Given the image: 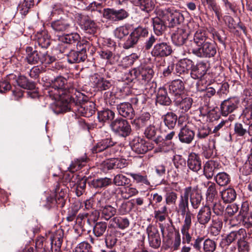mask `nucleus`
<instances>
[{
    "label": "nucleus",
    "instance_id": "1",
    "mask_svg": "<svg viewBox=\"0 0 252 252\" xmlns=\"http://www.w3.org/2000/svg\"><path fill=\"white\" fill-rule=\"evenodd\" d=\"M66 83L67 80L65 78L58 76L51 81L50 87L47 90L48 95L57 101L58 105H62L64 110L68 109L69 104L74 102L70 94L71 89L66 90Z\"/></svg>",
    "mask_w": 252,
    "mask_h": 252
},
{
    "label": "nucleus",
    "instance_id": "2",
    "mask_svg": "<svg viewBox=\"0 0 252 252\" xmlns=\"http://www.w3.org/2000/svg\"><path fill=\"white\" fill-rule=\"evenodd\" d=\"M178 212L182 216H185L183 224L181 228L183 243L189 244L192 237L189 230L192 224V219L194 218V215L189 210V200L184 191L179 198Z\"/></svg>",
    "mask_w": 252,
    "mask_h": 252
},
{
    "label": "nucleus",
    "instance_id": "3",
    "mask_svg": "<svg viewBox=\"0 0 252 252\" xmlns=\"http://www.w3.org/2000/svg\"><path fill=\"white\" fill-rule=\"evenodd\" d=\"M101 3L94 1L87 7V10L91 12H97L99 14H102L103 17L113 22L123 20L128 16V13L124 9L116 10L114 8L102 9Z\"/></svg>",
    "mask_w": 252,
    "mask_h": 252
},
{
    "label": "nucleus",
    "instance_id": "4",
    "mask_svg": "<svg viewBox=\"0 0 252 252\" xmlns=\"http://www.w3.org/2000/svg\"><path fill=\"white\" fill-rule=\"evenodd\" d=\"M92 44L85 40L77 43V51L71 50L67 54V61L70 63L84 62L87 58L86 52L91 48Z\"/></svg>",
    "mask_w": 252,
    "mask_h": 252
},
{
    "label": "nucleus",
    "instance_id": "5",
    "mask_svg": "<svg viewBox=\"0 0 252 252\" xmlns=\"http://www.w3.org/2000/svg\"><path fill=\"white\" fill-rule=\"evenodd\" d=\"M51 27L55 33L64 34L74 32L76 29L75 23L71 17L61 18L51 23Z\"/></svg>",
    "mask_w": 252,
    "mask_h": 252
},
{
    "label": "nucleus",
    "instance_id": "6",
    "mask_svg": "<svg viewBox=\"0 0 252 252\" xmlns=\"http://www.w3.org/2000/svg\"><path fill=\"white\" fill-rule=\"evenodd\" d=\"M157 15L168 21L169 27H174L182 23L184 20L183 15L178 11L168 8L157 10Z\"/></svg>",
    "mask_w": 252,
    "mask_h": 252
},
{
    "label": "nucleus",
    "instance_id": "7",
    "mask_svg": "<svg viewBox=\"0 0 252 252\" xmlns=\"http://www.w3.org/2000/svg\"><path fill=\"white\" fill-rule=\"evenodd\" d=\"M116 144L112 140L111 138H107L98 142L92 149L93 153H97L103 152V155L106 158L113 156L117 152L114 147Z\"/></svg>",
    "mask_w": 252,
    "mask_h": 252
},
{
    "label": "nucleus",
    "instance_id": "8",
    "mask_svg": "<svg viewBox=\"0 0 252 252\" xmlns=\"http://www.w3.org/2000/svg\"><path fill=\"white\" fill-rule=\"evenodd\" d=\"M110 126L115 133L123 137L128 136L131 132V126L128 122L122 118L117 119L113 121Z\"/></svg>",
    "mask_w": 252,
    "mask_h": 252
},
{
    "label": "nucleus",
    "instance_id": "9",
    "mask_svg": "<svg viewBox=\"0 0 252 252\" xmlns=\"http://www.w3.org/2000/svg\"><path fill=\"white\" fill-rule=\"evenodd\" d=\"M209 41L207 32L199 30L195 33L193 40L187 42V46L189 47V50L192 53L193 49H197Z\"/></svg>",
    "mask_w": 252,
    "mask_h": 252
},
{
    "label": "nucleus",
    "instance_id": "10",
    "mask_svg": "<svg viewBox=\"0 0 252 252\" xmlns=\"http://www.w3.org/2000/svg\"><path fill=\"white\" fill-rule=\"evenodd\" d=\"M216 45L209 41L197 49H193L192 53L201 58H211L216 55Z\"/></svg>",
    "mask_w": 252,
    "mask_h": 252
},
{
    "label": "nucleus",
    "instance_id": "11",
    "mask_svg": "<svg viewBox=\"0 0 252 252\" xmlns=\"http://www.w3.org/2000/svg\"><path fill=\"white\" fill-rule=\"evenodd\" d=\"M172 52V48L169 43L159 41L154 45L151 54L155 58H163L170 55Z\"/></svg>",
    "mask_w": 252,
    "mask_h": 252
},
{
    "label": "nucleus",
    "instance_id": "12",
    "mask_svg": "<svg viewBox=\"0 0 252 252\" xmlns=\"http://www.w3.org/2000/svg\"><path fill=\"white\" fill-rule=\"evenodd\" d=\"M184 191L189 200L192 208L198 209L201 205L202 201V196L199 191L191 187H188L184 189Z\"/></svg>",
    "mask_w": 252,
    "mask_h": 252
},
{
    "label": "nucleus",
    "instance_id": "13",
    "mask_svg": "<svg viewBox=\"0 0 252 252\" xmlns=\"http://www.w3.org/2000/svg\"><path fill=\"white\" fill-rule=\"evenodd\" d=\"M134 74L141 83L145 85L152 79L154 71L150 65H142L134 71Z\"/></svg>",
    "mask_w": 252,
    "mask_h": 252
},
{
    "label": "nucleus",
    "instance_id": "14",
    "mask_svg": "<svg viewBox=\"0 0 252 252\" xmlns=\"http://www.w3.org/2000/svg\"><path fill=\"white\" fill-rule=\"evenodd\" d=\"M150 247L153 249H158L161 245V238L158 230L156 226L149 225L146 229Z\"/></svg>",
    "mask_w": 252,
    "mask_h": 252
},
{
    "label": "nucleus",
    "instance_id": "15",
    "mask_svg": "<svg viewBox=\"0 0 252 252\" xmlns=\"http://www.w3.org/2000/svg\"><path fill=\"white\" fill-rule=\"evenodd\" d=\"M239 101L238 98L233 97L224 100L220 105L221 114L223 116H227L232 113L238 107Z\"/></svg>",
    "mask_w": 252,
    "mask_h": 252
},
{
    "label": "nucleus",
    "instance_id": "16",
    "mask_svg": "<svg viewBox=\"0 0 252 252\" xmlns=\"http://www.w3.org/2000/svg\"><path fill=\"white\" fill-rule=\"evenodd\" d=\"M105 203V197L101 196L98 200L97 205L101 209V217L105 220H108L116 214L117 210L111 205H104Z\"/></svg>",
    "mask_w": 252,
    "mask_h": 252
},
{
    "label": "nucleus",
    "instance_id": "17",
    "mask_svg": "<svg viewBox=\"0 0 252 252\" xmlns=\"http://www.w3.org/2000/svg\"><path fill=\"white\" fill-rule=\"evenodd\" d=\"M130 146L132 151L138 154H144L149 149L145 140L139 137H134Z\"/></svg>",
    "mask_w": 252,
    "mask_h": 252
},
{
    "label": "nucleus",
    "instance_id": "18",
    "mask_svg": "<svg viewBox=\"0 0 252 252\" xmlns=\"http://www.w3.org/2000/svg\"><path fill=\"white\" fill-rule=\"evenodd\" d=\"M194 136V131L187 125L182 126L178 133L179 141L181 143L187 144L191 143Z\"/></svg>",
    "mask_w": 252,
    "mask_h": 252
},
{
    "label": "nucleus",
    "instance_id": "19",
    "mask_svg": "<svg viewBox=\"0 0 252 252\" xmlns=\"http://www.w3.org/2000/svg\"><path fill=\"white\" fill-rule=\"evenodd\" d=\"M221 167L220 163L216 160H210L205 163L204 165V175L208 179H211L214 174L218 172Z\"/></svg>",
    "mask_w": 252,
    "mask_h": 252
},
{
    "label": "nucleus",
    "instance_id": "20",
    "mask_svg": "<svg viewBox=\"0 0 252 252\" xmlns=\"http://www.w3.org/2000/svg\"><path fill=\"white\" fill-rule=\"evenodd\" d=\"M209 205L206 203L199 210L197 214V221L200 224L205 226L211 219L212 212Z\"/></svg>",
    "mask_w": 252,
    "mask_h": 252
},
{
    "label": "nucleus",
    "instance_id": "21",
    "mask_svg": "<svg viewBox=\"0 0 252 252\" xmlns=\"http://www.w3.org/2000/svg\"><path fill=\"white\" fill-rule=\"evenodd\" d=\"M26 57L25 60L29 64H34L40 63L41 57L43 55L42 51L33 50L32 47L26 48Z\"/></svg>",
    "mask_w": 252,
    "mask_h": 252
},
{
    "label": "nucleus",
    "instance_id": "22",
    "mask_svg": "<svg viewBox=\"0 0 252 252\" xmlns=\"http://www.w3.org/2000/svg\"><path fill=\"white\" fill-rule=\"evenodd\" d=\"M189 32L183 28H178L172 35L173 43L176 46L183 45L186 42L189 36Z\"/></svg>",
    "mask_w": 252,
    "mask_h": 252
},
{
    "label": "nucleus",
    "instance_id": "23",
    "mask_svg": "<svg viewBox=\"0 0 252 252\" xmlns=\"http://www.w3.org/2000/svg\"><path fill=\"white\" fill-rule=\"evenodd\" d=\"M63 235V231L61 229L57 230L50 237L51 250L52 252H61Z\"/></svg>",
    "mask_w": 252,
    "mask_h": 252
},
{
    "label": "nucleus",
    "instance_id": "24",
    "mask_svg": "<svg viewBox=\"0 0 252 252\" xmlns=\"http://www.w3.org/2000/svg\"><path fill=\"white\" fill-rule=\"evenodd\" d=\"M204 186L207 188L205 194L206 203L210 205V203H213L217 199V186L215 183L208 181L204 183Z\"/></svg>",
    "mask_w": 252,
    "mask_h": 252
},
{
    "label": "nucleus",
    "instance_id": "25",
    "mask_svg": "<svg viewBox=\"0 0 252 252\" xmlns=\"http://www.w3.org/2000/svg\"><path fill=\"white\" fill-rule=\"evenodd\" d=\"M170 93L174 96V98L180 97L184 95L185 85L180 79L173 80L169 86Z\"/></svg>",
    "mask_w": 252,
    "mask_h": 252
},
{
    "label": "nucleus",
    "instance_id": "26",
    "mask_svg": "<svg viewBox=\"0 0 252 252\" xmlns=\"http://www.w3.org/2000/svg\"><path fill=\"white\" fill-rule=\"evenodd\" d=\"M174 102L180 108L181 113H185L190 108L192 104V99L183 95L180 97L174 98Z\"/></svg>",
    "mask_w": 252,
    "mask_h": 252
},
{
    "label": "nucleus",
    "instance_id": "27",
    "mask_svg": "<svg viewBox=\"0 0 252 252\" xmlns=\"http://www.w3.org/2000/svg\"><path fill=\"white\" fill-rule=\"evenodd\" d=\"M117 108L120 115L123 117L132 119L135 115L133 108L128 102L121 103L117 105Z\"/></svg>",
    "mask_w": 252,
    "mask_h": 252
},
{
    "label": "nucleus",
    "instance_id": "28",
    "mask_svg": "<svg viewBox=\"0 0 252 252\" xmlns=\"http://www.w3.org/2000/svg\"><path fill=\"white\" fill-rule=\"evenodd\" d=\"M207 70L206 63L200 62L195 65L193 64L191 68L190 75L191 77L194 79H201L202 77L206 73Z\"/></svg>",
    "mask_w": 252,
    "mask_h": 252
},
{
    "label": "nucleus",
    "instance_id": "29",
    "mask_svg": "<svg viewBox=\"0 0 252 252\" xmlns=\"http://www.w3.org/2000/svg\"><path fill=\"white\" fill-rule=\"evenodd\" d=\"M135 6L146 12L152 11L155 7L156 0H129Z\"/></svg>",
    "mask_w": 252,
    "mask_h": 252
},
{
    "label": "nucleus",
    "instance_id": "30",
    "mask_svg": "<svg viewBox=\"0 0 252 252\" xmlns=\"http://www.w3.org/2000/svg\"><path fill=\"white\" fill-rule=\"evenodd\" d=\"M201 4L211 11H213L218 19L220 20L221 16V10L217 0H200Z\"/></svg>",
    "mask_w": 252,
    "mask_h": 252
},
{
    "label": "nucleus",
    "instance_id": "31",
    "mask_svg": "<svg viewBox=\"0 0 252 252\" xmlns=\"http://www.w3.org/2000/svg\"><path fill=\"white\" fill-rule=\"evenodd\" d=\"M129 224V221L127 218L117 216L109 220L108 227L124 229L127 227Z\"/></svg>",
    "mask_w": 252,
    "mask_h": 252
},
{
    "label": "nucleus",
    "instance_id": "32",
    "mask_svg": "<svg viewBox=\"0 0 252 252\" xmlns=\"http://www.w3.org/2000/svg\"><path fill=\"white\" fill-rule=\"evenodd\" d=\"M187 162L189 168L194 172H197L201 168L200 157L194 153H191L189 155Z\"/></svg>",
    "mask_w": 252,
    "mask_h": 252
},
{
    "label": "nucleus",
    "instance_id": "33",
    "mask_svg": "<svg viewBox=\"0 0 252 252\" xmlns=\"http://www.w3.org/2000/svg\"><path fill=\"white\" fill-rule=\"evenodd\" d=\"M193 66V62L189 59L181 60L176 65V73L179 75L189 74Z\"/></svg>",
    "mask_w": 252,
    "mask_h": 252
},
{
    "label": "nucleus",
    "instance_id": "34",
    "mask_svg": "<svg viewBox=\"0 0 252 252\" xmlns=\"http://www.w3.org/2000/svg\"><path fill=\"white\" fill-rule=\"evenodd\" d=\"M156 102L162 105H169L171 100L168 95L167 90L165 88H159L157 94Z\"/></svg>",
    "mask_w": 252,
    "mask_h": 252
},
{
    "label": "nucleus",
    "instance_id": "35",
    "mask_svg": "<svg viewBox=\"0 0 252 252\" xmlns=\"http://www.w3.org/2000/svg\"><path fill=\"white\" fill-rule=\"evenodd\" d=\"M161 17H155L153 19V26L154 32L157 35H160L165 31L166 26L164 21Z\"/></svg>",
    "mask_w": 252,
    "mask_h": 252
},
{
    "label": "nucleus",
    "instance_id": "36",
    "mask_svg": "<svg viewBox=\"0 0 252 252\" xmlns=\"http://www.w3.org/2000/svg\"><path fill=\"white\" fill-rule=\"evenodd\" d=\"M35 40L42 48H46L50 44L49 37L46 31L38 32L35 35Z\"/></svg>",
    "mask_w": 252,
    "mask_h": 252
},
{
    "label": "nucleus",
    "instance_id": "37",
    "mask_svg": "<svg viewBox=\"0 0 252 252\" xmlns=\"http://www.w3.org/2000/svg\"><path fill=\"white\" fill-rule=\"evenodd\" d=\"M246 234V231L244 229L241 228L238 231H232L227 235L225 239L222 240V243H224L225 245L228 246L237 238L238 235L244 236Z\"/></svg>",
    "mask_w": 252,
    "mask_h": 252
},
{
    "label": "nucleus",
    "instance_id": "38",
    "mask_svg": "<svg viewBox=\"0 0 252 252\" xmlns=\"http://www.w3.org/2000/svg\"><path fill=\"white\" fill-rule=\"evenodd\" d=\"M151 115L149 113L142 114L139 118L133 121V124L137 128L143 127L148 124H151Z\"/></svg>",
    "mask_w": 252,
    "mask_h": 252
},
{
    "label": "nucleus",
    "instance_id": "39",
    "mask_svg": "<svg viewBox=\"0 0 252 252\" xmlns=\"http://www.w3.org/2000/svg\"><path fill=\"white\" fill-rule=\"evenodd\" d=\"M82 28L87 33L94 34L96 31V25L94 21L86 18L81 24Z\"/></svg>",
    "mask_w": 252,
    "mask_h": 252
},
{
    "label": "nucleus",
    "instance_id": "40",
    "mask_svg": "<svg viewBox=\"0 0 252 252\" xmlns=\"http://www.w3.org/2000/svg\"><path fill=\"white\" fill-rule=\"evenodd\" d=\"M70 32V34H66V33L62 37H60V40L64 43L67 44H73L78 43L80 36L79 34L76 32Z\"/></svg>",
    "mask_w": 252,
    "mask_h": 252
},
{
    "label": "nucleus",
    "instance_id": "41",
    "mask_svg": "<svg viewBox=\"0 0 252 252\" xmlns=\"http://www.w3.org/2000/svg\"><path fill=\"white\" fill-rule=\"evenodd\" d=\"M17 85L20 87L27 90H33L35 86L33 82L29 81L28 79L24 76H19L16 79Z\"/></svg>",
    "mask_w": 252,
    "mask_h": 252
},
{
    "label": "nucleus",
    "instance_id": "42",
    "mask_svg": "<svg viewBox=\"0 0 252 252\" xmlns=\"http://www.w3.org/2000/svg\"><path fill=\"white\" fill-rule=\"evenodd\" d=\"M111 183L112 180L110 178L105 177L94 179L91 182V185L95 189H101L107 187Z\"/></svg>",
    "mask_w": 252,
    "mask_h": 252
},
{
    "label": "nucleus",
    "instance_id": "43",
    "mask_svg": "<svg viewBox=\"0 0 252 252\" xmlns=\"http://www.w3.org/2000/svg\"><path fill=\"white\" fill-rule=\"evenodd\" d=\"M113 33L116 38L119 40H122L128 35L129 33V28L126 25L121 26L117 27L114 31Z\"/></svg>",
    "mask_w": 252,
    "mask_h": 252
},
{
    "label": "nucleus",
    "instance_id": "44",
    "mask_svg": "<svg viewBox=\"0 0 252 252\" xmlns=\"http://www.w3.org/2000/svg\"><path fill=\"white\" fill-rule=\"evenodd\" d=\"M236 193L232 188H228L221 192V198L225 203H231L236 198Z\"/></svg>",
    "mask_w": 252,
    "mask_h": 252
},
{
    "label": "nucleus",
    "instance_id": "45",
    "mask_svg": "<svg viewBox=\"0 0 252 252\" xmlns=\"http://www.w3.org/2000/svg\"><path fill=\"white\" fill-rule=\"evenodd\" d=\"M222 227V222L219 219H214L210 226L211 233L214 236L218 235L220 232Z\"/></svg>",
    "mask_w": 252,
    "mask_h": 252
},
{
    "label": "nucleus",
    "instance_id": "46",
    "mask_svg": "<svg viewBox=\"0 0 252 252\" xmlns=\"http://www.w3.org/2000/svg\"><path fill=\"white\" fill-rule=\"evenodd\" d=\"M115 113L109 109H105L98 112V119L100 122H106L112 120Z\"/></svg>",
    "mask_w": 252,
    "mask_h": 252
},
{
    "label": "nucleus",
    "instance_id": "47",
    "mask_svg": "<svg viewBox=\"0 0 252 252\" xmlns=\"http://www.w3.org/2000/svg\"><path fill=\"white\" fill-rule=\"evenodd\" d=\"M87 158H81L75 159L72 161L71 164L68 167V170L72 173L75 172L80 169L84 166L85 163L86 162Z\"/></svg>",
    "mask_w": 252,
    "mask_h": 252
},
{
    "label": "nucleus",
    "instance_id": "48",
    "mask_svg": "<svg viewBox=\"0 0 252 252\" xmlns=\"http://www.w3.org/2000/svg\"><path fill=\"white\" fill-rule=\"evenodd\" d=\"M177 121V116L173 112H168L164 116L165 125L169 128H173Z\"/></svg>",
    "mask_w": 252,
    "mask_h": 252
},
{
    "label": "nucleus",
    "instance_id": "49",
    "mask_svg": "<svg viewBox=\"0 0 252 252\" xmlns=\"http://www.w3.org/2000/svg\"><path fill=\"white\" fill-rule=\"evenodd\" d=\"M107 228V223L105 222H97L94 226L93 233L97 237L103 235Z\"/></svg>",
    "mask_w": 252,
    "mask_h": 252
},
{
    "label": "nucleus",
    "instance_id": "50",
    "mask_svg": "<svg viewBox=\"0 0 252 252\" xmlns=\"http://www.w3.org/2000/svg\"><path fill=\"white\" fill-rule=\"evenodd\" d=\"M215 180L221 186L227 185L230 181L229 175L225 172L218 173L215 176Z\"/></svg>",
    "mask_w": 252,
    "mask_h": 252
},
{
    "label": "nucleus",
    "instance_id": "51",
    "mask_svg": "<svg viewBox=\"0 0 252 252\" xmlns=\"http://www.w3.org/2000/svg\"><path fill=\"white\" fill-rule=\"evenodd\" d=\"M237 251L238 252H249L250 245L249 243L244 238V235L242 238L238 240L237 242Z\"/></svg>",
    "mask_w": 252,
    "mask_h": 252
},
{
    "label": "nucleus",
    "instance_id": "52",
    "mask_svg": "<svg viewBox=\"0 0 252 252\" xmlns=\"http://www.w3.org/2000/svg\"><path fill=\"white\" fill-rule=\"evenodd\" d=\"M127 36L123 44V48L125 49L134 47L138 41L132 32Z\"/></svg>",
    "mask_w": 252,
    "mask_h": 252
},
{
    "label": "nucleus",
    "instance_id": "53",
    "mask_svg": "<svg viewBox=\"0 0 252 252\" xmlns=\"http://www.w3.org/2000/svg\"><path fill=\"white\" fill-rule=\"evenodd\" d=\"M164 198L166 205H174L177 200L178 194L174 191H167L164 195Z\"/></svg>",
    "mask_w": 252,
    "mask_h": 252
},
{
    "label": "nucleus",
    "instance_id": "54",
    "mask_svg": "<svg viewBox=\"0 0 252 252\" xmlns=\"http://www.w3.org/2000/svg\"><path fill=\"white\" fill-rule=\"evenodd\" d=\"M216 249V243L210 239H207L203 242L202 250L204 252H214Z\"/></svg>",
    "mask_w": 252,
    "mask_h": 252
},
{
    "label": "nucleus",
    "instance_id": "55",
    "mask_svg": "<svg viewBox=\"0 0 252 252\" xmlns=\"http://www.w3.org/2000/svg\"><path fill=\"white\" fill-rule=\"evenodd\" d=\"M128 174L137 183L144 184L146 185H149L150 184L148 180L147 175H142L140 173L136 174L133 173H130Z\"/></svg>",
    "mask_w": 252,
    "mask_h": 252
},
{
    "label": "nucleus",
    "instance_id": "56",
    "mask_svg": "<svg viewBox=\"0 0 252 252\" xmlns=\"http://www.w3.org/2000/svg\"><path fill=\"white\" fill-rule=\"evenodd\" d=\"M34 5L33 0H25L21 5L19 6V10L23 15H26L29 9Z\"/></svg>",
    "mask_w": 252,
    "mask_h": 252
},
{
    "label": "nucleus",
    "instance_id": "57",
    "mask_svg": "<svg viewBox=\"0 0 252 252\" xmlns=\"http://www.w3.org/2000/svg\"><path fill=\"white\" fill-rule=\"evenodd\" d=\"M167 213V208L166 205H164L160 210L154 211L155 218L159 221H163L165 220V214Z\"/></svg>",
    "mask_w": 252,
    "mask_h": 252
},
{
    "label": "nucleus",
    "instance_id": "58",
    "mask_svg": "<svg viewBox=\"0 0 252 252\" xmlns=\"http://www.w3.org/2000/svg\"><path fill=\"white\" fill-rule=\"evenodd\" d=\"M129 179L122 174H118L113 179L114 184L118 186H123L128 184Z\"/></svg>",
    "mask_w": 252,
    "mask_h": 252
},
{
    "label": "nucleus",
    "instance_id": "59",
    "mask_svg": "<svg viewBox=\"0 0 252 252\" xmlns=\"http://www.w3.org/2000/svg\"><path fill=\"white\" fill-rule=\"evenodd\" d=\"M132 33L138 41L141 37H144L148 35V31L146 28L138 27L135 28Z\"/></svg>",
    "mask_w": 252,
    "mask_h": 252
},
{
    "label": "nucleus",
    "instance_id": "60",
    "mask_svg": "<svg viewBox=\"0 0 252 252\" xmlns=\"http://www.w3.org/2000/svg\"><path fill=\"white\" fill-rule=\"evenodd\" d=\"M209 207H212L214 213L217 215H220L222 214L224 210V207L221 205V203L217 201V199L210 203Z\"/></svg>",
    "mask_w": 252,
    "mask_h": 252
},
{
    "label": "nucleus",
    "instance_id": "61",
    "mask_svg": "<svg viewBox=\"0 0 252 252\" xmlns=\"http://www.w3.org/2000/svg\"><path fill=\"white\" fill-rule=\"evenodd\" d=\"M42 54L43 55L41 57L40 63L44 64L45 65L53 63V62H55L56 60L54 56L48 54L47 52L42 51Z\"/></svg>",
    "mask_w": 252,
    "mask_h": 252
},
{
    "label": "nucleus",
    "instance_id": "62",
    "mask_svg": "<svg viewBox=\"0 0 252 252\" xmlns=\"http://www.w3.org/2000/svg\"><path fill=\"white\" fill-rule=\"evenodd\" d=\"M92 247L86 242L79 243L75 249V252H93L91 251Z\"/></svg>",
    "mask_w": 252,
    "mask_h": 252
},
{
    "label": "nucleus",
    "instance_id": "63",
    "mask_svg": "<svg viewBox=\"0 0 252 252\" xmlns=\"http://www.w3.org/2000/svg\"><path fill=\"white\" fill-rule=\"evenodd\" d=\"M157 129L153 124H150L145 129L144 135L148 139L154 137L157 133Z\"/></svg>",
    "mask_w": 252,
    "mask_h": 252
},
{
    "label": "nucleus",
    "instance_id": "64",
    "mask_svg": "<svg viewBox=\"0 0 252 252\" xmlns=\"http://www.w3.org/2000/svg\"><path fill=\"white\" fill-rule=\"evenodd\" d=\"M86 185V182L85 180L82 179L79 182L77 181V184L75 188V192L77 196H80L83 194L85 190Z\"/></svg>",
    "mask_w": 252,
    "mask_h": 252
}]
</instances>
